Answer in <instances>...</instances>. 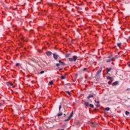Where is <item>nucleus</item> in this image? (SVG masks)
Segmentation results:
<instances>
[{
	"label": "nucleus",
	"mask_w": 130,
	"mask_h": 130,
	"mask_svg": "<svg viewBox=\"0 0 130 130\" xmlns=\"http://www.w3.org/2000/svg\"><path fill=\"white\" fill-rule=\"evenodd\" d=\"M108 59L106 60V62H110L111 61H113L116 59V58H118V56L116 55L115 56L112 57L111 56H109L108 57Z\"/></svg>",
	"instance_id": "1"
},
{
	"label": "nucleus",
	"mask_w": 130,
	"mask_h": 130,
	"mask_svg": "<svg viewBox=\"0 0 130 130\" xmlns=\"http://www.w3.org/2000/svg\"><path fill=\"white\" fill-rule=\"evenodd\" d=\"M101 72H102V68H100L98 71L96 72V74L95 75L96 78H98L99 76H100V74H101Z\"/></svg>",
	"instance_id": "2"
},
{
	"label": "nucleus",
	"mask_w": 130,
	"mask_h": 130,
	"mask_svg": "<svg viewBox=\"0 0 130 130\" xmlns=\"http://www.w3.org/2000/svg\"><path fill=\"white\" fill-rule=\"evenodd\" d=\"M74 113H73V112L71 113L70 116L68 117V118L67 119H66L64 120V122H66V121H69V120H70V119H71V118H72V117H73V115Z\"/></svg>",
	"instance_id": "3"
},
{
	"label": "nucleus",
	"mask_w": 130,
	"mask_h": 130,
	"mask_svg": "<svg viewBox=\"0 0 130 130\" xmlns=\"http://www.w3.org/2000/svg\"><path fill=\"white\" fill-rule=\"evenodd\" d=\"M53 56L54 59L56 60L57 59V58L58 57V55H57L56 53H54L53 54Z\"/></svg>",
	"instance_id": "4"
},
{
	"label": "nucleus",
	"mask_w": 130,
	"mask_h": 130,
	"mask_svg": "<svg viewBox=\"0 0 130 130\" xmlns=\"http://www.w3.org/2000/svg\"><path fill=\"white\" fill-rule=\"evenodd\" d=\"M46 54H47V55L48 56H50V55H51L52 54V52H51L50 51H47L46 52Z\"/></svg>",
	"instance_id": "5"
},
{
	"label": "nucleus",
	"mask_w": 130,
	"mask_h": 130,
	"mask_svg": "<svg viewBox=\"0 0 130 130\" xmlns=\"http://www.w3.org/2000/svg\"><path fill=\"white\" fill-rule=\"evenodd\" d=\"M77 59H78V56H73V60H74V61H76Z\"/></svg>",
	"instance_id": "6"
},
{
	"label": "nucleus",
	"mask_w": 130,
	"mask_h": 130,
	"mask_svg": "<svg viewBox=\"0 0 130 130\" xmlns=\"http://www.w3.org/2000/svg\"><path fill=\"white\" fill-rule=\"evenodd\" d=\"M93 97H94V95H93V94H89L87 96V99H90V98H93Z\"/></svg>",
	"instance_id": "7"
},
{
	"label": "nucleus",
	"mask_w": 130,
	"mask_h": 130,
	"mask_svg": "<svg viewBox=\"0 0 130 130\" xmlns=\"http://www.w3.org/2000/svg\"><path fill=\"white\" fill-rule=\"evenodd\" d=\"M111 71V68H107V74H108L109 72Z\"/></svg>",
	"instance_id": "8"
},
{
	"label": "nucleus",
	"mask_w": 130,
	"mask_h": 130,
	"mask_svg": "<svg viewBox=\"0 0 130 130\" xmlns=\"http://www.w3.org/2000/svg\"><path fill=\"white\" fill-rule=\"evenodd\" d=\"M117 84H118V82L115 81V82H113L112 83V86H116V85H117Z\"/></svg>",
	"instance_id": "9"
},
{
	"label": "nucleus",
	"mask_w": 130,
	"mask_h": 130,
	"mask_svg": "<svg viewBox=\"0 0 130 130\" xmlns=\"http://www.w3.org/2000/svg\"><path fill=\"white\" fill-rule=\"evenodd\" d=\"M107 80H111V81H112V79H113V78L108 76L107 77Z\"/></svg>",
	"instance_id": "10"
},
{
	"label": "nucleus",
	"mask_w": 130,
	"mask_h": 130,
	"mask_svg": "<svg viewBox=\"0 0 130 130\" xmlns=\"http://www.w3.org/2000/svg\"><path fill=\"white\" fill-rule=\"evenodd\" d=\"M84 105H85V106H89V103L88 102H85L84 103Z\"/></svg>",
	"instance_id": "11"
},
{
	"label": "nucleus",
	"mask_w": 130,
	"mask_h": 130,
	"mask_svg": "<svg viewBox=\"0 0 130 130\" xmlns=\"http://www.w3.org/2000/svg\"><path fill=\"white\" fill-rule=\"evenodd\" d=\"M69 60L70 61H74V59L73 58H69Z\"/></svg>",
	"instance_id": "12"
},
{
	"label": "nucleus",
	"mask_w": 130,
	"mask_h": 130,
	"mask_svg": "<svg viewBox=\"0 0 130 130\" xmlns=\"http://www.w3.org/2000/svg\"><path fill=\"white\" fill-rule=\"evenodd\" d=\"M49 85H53V81H51L49 82Z\"/></svg>",
	"instance_id": "13"
},
{
	"label": "nucleus",
	"mask_w": 130,
	"mask_h": 130,
	"mask_svg": "<svg viewBox=\"0 0 130 130\" xmlns=\"http://www.w3.org/2000/svg\"><path fill=\"white\" fill-rule=\"evenodd\" d=\"M89 106L91 108H94V105L93 104H89Z\"/></svg>",
	"instance_id": "14"
},
{
	"label": "nucleus",
	"mask_w": 130,
	"mask_h": 130,
	"mask_svg": "<svg viewBox=\"0 0 130 130\" xmlns=\"http://www.w3.org/2000/svg\"><path fill=\"white\" fill-rule=\"evenodd\" d=\"M110 110V108H106L105 109V110H106L107 111H109V110Z\"/></svg>",
	"instance_id": "15"
},
{
	"label": "nucleus",
	"mask_w": 130,
	"mask_h": 130,
	"mask_svg": "<svg viewBox=\"0 0 130 130\" xmlns=\"http://www.w3.org/2000/svg\"><path fill=\"white\" fill-rule=\"evenodd\" d=\"M62 115V113H59L57 114V116H61Z\"/></svg>",
	"instance_id": "16"
},
{
	"label": "nucleus",
	"mask_w": 130,
	"mask_h": 130,
	"mask_svg": "<svg viewBox=\"0 0 130 130\" xmlns=\"http://www.w3.org/2000/svg\"><path fill=\"white\" fill-rule=\"evenodd\" d=\"M61 80H64L66 79V76H61Z\"/></svg>",
	"instance_id": "17"
},
{
	"label": "nucleus",
	"mask_w": 130,
	"mask_h": 130,
	"mask_svg": "<svg viewBox=\"0 0 130 130\" xmlns=\"http://www.w3.org/2000/svg\"><path fill=\"white\" fill-rule=\"evenodd\" d=\"M128 114H129V112L126 111H125V115H128Z\"/></svg>",
	"instance_id": "18"
},
{
	"label": "nucleus",
	"mask_w": 130,
	"mask_h": 130,
	"mask_svg": "<svg viewBox=\"0 0 130 130\" xmlns=\"http://www.w3.org/2000/svg\"><path fill=\"white\" fill-rule=\"evenodd\" d=\"M60 64H61V66H66V63L62 62Z\"/></svg>",
	"instance_id": "19"
},
{
	"label": "nucleus",
	"mask_w": 130,
	"mask_h": 130,
	"mask_svg": "<svg viewBox=\"0 0 130 130\" xmlns=\"http://www.w3.org/2000/svg\"><path fill=\"white\" fill-rule=\"evenodd\" d=\"M70 55H71V54H67L66 55V58H68V57H69V56H70Z\"/></svg>",
	"instance_id": "20"
},
{
	"label": "nucleus",
	"mask_w": 130,
	"mask_h": 130,
	"mask_svg": "<svg viewBox=\"0 0 130 130\" xmlns=\"http://www.w3.org/2000/svg\"><path fill=\"white\" fill-rule=\"evenodd\" d=\"M121 45V43H119L117 44V46H118V47H119V46H120Z\"/></svg>",
	"instance_id": "21"
},
{
	"label": "nucleus",
	"mask_w": 130,
	"mask_h": 130,
	"mask_svg": "<svg viewBox=\"0 0 130 130\" xmlns=\"http://www.w3.org/2000/svg\"><path fill=\"white\" fill-rule=\"evenodd\" d=\"M87 71V68H84L82 70V72H86Z\"/></svg>",
	"instance_id": "22"
},
{
	"label": "nucleus",
	"mask_w": 130,
	"mask_h": 130,
	"mask_svg": "<svg viewBox=\"0 0 130 130\" xmlns=\"http://www.w3.org/2000/svg\"><path fill=\"white\" fill-rule=\"evenodd\" d=\"M94 102H95V103H97L98 104H99L100 102L99 101H96V100H94Z\"/></svg>",
	"instance_id": "23"
},
{
	"label": "nucleus",
	"mask_w": 130,
	"mask_h": 130,
	"mask_svg": "<svg viewBox=\"0 0 130 130\" xmlns=\"http://www.w3.org/2000/svg\"><path fill=\"white\" fill-rule=\"evenodd\" d=\"M40 74L41 75H42V74H44V71H41Z\"/></svg>",
	"instance_id": "24"
},
{
	"label": "nucleus",
	"mask_w": 130,
	"mask_h": 130,
	"mask_svg": "<svg viewBox=\"0 0 130 130\" xmlns=\"http://www.w3.org/2000/svg\"><path fill=\"white\" fill-rule=\"evenodd\" d=\"M59 66H60V64H59V63H56V66L57 67H59Z\"/></svg>",
	"instance_id": "25"
},
{
	"label": "nucleus",
	"mask_w": 130,
	"mask_h": 130,
	"mask_svg": "<svg viewBox=\"0 0 130 130\" xmlns=\"http://www.w3.org/2000/svg\"><path fill=\"white\" fill-rule=\"evenodd\" d=\"M60 109H61V106H59V111H60Z\"/></svg>",
	"instance_id": "26"
},
{
	"label": "nucleus",
	"mask_w": 130,
	"mask_h": 130,
	"mask_svg": "<svg viewBox=\"0 0 130 130\" xmlns=\"http://www.w3.org/2000/svg\"><path fill=\"white\" fill-rule=\"evenodd\" d=\"M96 107H97V108H98V107H100V105L98 104L96 105Z\"/></svg>",
	"instance_id": "27"
},
{
	"label": "nucleus",
	"mask_w": 130,
	"mask_h": 130,
	"mask_svg": "<svg viewBox=\"0 0 130 130\" xmlns=\"http://www.w3.org/2000/svg\"><path fill=\"white\" fill-rule=\"evenodd\" d=\"M19 66H20V64H19L18 63H16V67H19Z\"/></svg>",
	"instance_id": "28"
},
{
	"label": "nucleus",
	"mask_w": 130,
	"mask_h": 130,
	"mask_svg": "<svg viewBox=\"0 0 130 130\" xmlns=\"http://www.w3.org/2000/svg\"><path fill=\"white\" fill-rule=\"evenodd\" d=\"M111 81H109L108 82V84H109V85H111Z\"/></svg>",
	"instance_id": "29"
},
{
	"label": "nucleus",
	"mask_w": 130,
	"mask_h": 130,
	"mask_svg": "<svg viewBox=\"0 0 130 130\" xmlns=\"http://www.w3.org/2000/svg\"><path fill=\"white\" fill-rule=\"evenodd\" d=\"M67 93H68L69 95H71V92H70V91H67Z\"/></svg>",
	"instance_id": "30"
},
{
	"label": "nucleus",
	"mask_w": 130,
	"mask_h": 130,
	"mask_svg": "<svg viewBox=\"0 0 130 130\" xmlns=\"http://www.w3.org/2000/svg\"><path fill=\"white\" fill-rule=\"evenodd\" d=\"M92 126H95V125H94V123H91V125Z\"/></svg>",
	"instance_id": "31"
},
{
	"label": "nucleus",
	"mask_w": 130,
	"mask_h": 130,
	"mask_svg": "<svg viewBox=\"0 0 130 130\" xmlns=\"http://www.w3.org/2000/svg\"><path fill=\"white\" fill-rule=\"evenodd\" d=\"M58 62H59V63H61L62 62V61H61V60H59Z\"/></svg>",
	"instance_id": "32"
},
{
	"label": "nucleus",
	"mask_w": 130,
	"mask_h": 130,
	"mask_svg": "<svg viewBox=\"0 0 130 130\" xmlns=\"http://www.w3.org/2000/svg\"><path fill=\"white\" fill-rule=\"evenodd\" d=\"M63 116L66 117L67 116V115L66 114H63Z\"/></svg>",
	"instance_id": "33"
},
{
	"label": "nucleus",
	"mask_w": 130,
	"mask_h": 130,
	"mask_svg": "<svg viewBox=\"0 0 130 130\" xmlns=\"http://www.w3.org/2000/svg\"><path fill=\"white\" fill-rule=\"evenodd\" d=\"M13 85H14L13 83H11V84H10V86H13Z\"/></svg>",
	"instance_id": "34"
},
{
	"label": "nucleus",
	"mask_w": 130,
	"mask_h": 130,
	"mask_svg": "<svg viewBox=\"0 0 130 130\" xmlns=\"http://www.w3.org/2000/svg\"><path fill=\"white\" fill-rule=\"evenodd\" d=\"M61 130H64V129H61Z\"/></svg>",
	"instance_id": "35"
},
{
	"label": "nucleus",
	"mask_w": 130,
	"mask_h": 130,
	"mask_svg": "<svg viewBox=\"0 0 130 130\" xmlns=\"http://www.w3.org/2000/svg\"><path fill=\"white\" fill-rule=\"evenodd\" d=\"M21 39H22V40H23V38H21Z\"/></svg>",
	"instance_id": "36"
},
{
	"label": "nucleus",
	"mask_w": 130,
	"mask_h": 130,
	"mask_svg": "<svg viewBox=\"0 0 130 130\" xmlns=\"http://www.w3.org/2000/svg\"><path fill=\"white\" fill-rule=\"evenodd\" d=\"M129 39H130V37H129Z\"/></svg>",
	"instance_id": "37"
},
{
	"label": "nucleus",
	"mask_w": 130,
	"mask_h": 130,
	"mask_svg": "<svg viewBox=\"0 0 130 130\" xmlns=\"http://www.w3.org/2000/svg\"><path fill=\"white\" fill-rule=\"evenodd\" d=\"M57 130H60V129H58Z\"/></svg>",
	"instance_id": "38"
},
{
	"label": "nucleus",
	"mask_w": 130,
	"mask_h": 130,
	"mask_svg": "<svg viewBox=\"0 0 130 130\" xmlns=\"http://www.w3.org/2000/svg\"><path fill=\"white\" fill-rule=\"evenodd\" d=\"M80 10H82V8H81Z\"/></svg>",
	"instance_id": "39"
},
{
	"label": "nucleus",
	"mask_w": 130,
	"mask_h": 130,
	"mask_svg": "<svg viewBox=\"0 0 130 130\" xmlns=\"http://www.w3.org/2000/svg\"><path fill=\"white\" fill-rule=\"evenodd\" d=\"M127 90H129L128 89H127Z\"/></svg>",
	"instance_id": "40"
}]
</instances>
